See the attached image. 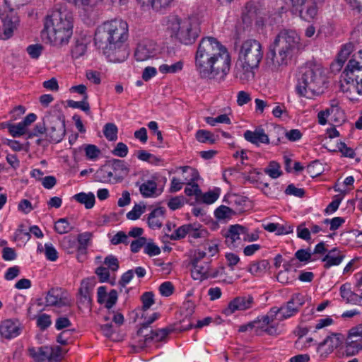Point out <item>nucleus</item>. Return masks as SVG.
<instances>
[{
	"label": "nucleus",
	"mask_w": 362,
	"mask_h": 362,
	"mask_svg": "<svg viewBox=\"0 0 362 362\" xmlns=\"http://www.w3.org/2000/svg\"><path fill=\"white\" fill-rule=\"evenodd\" d=\"M195 65L202 78L223 79L229 72L230 57L217 39L206 37L199 44Z\"/></svg>",
	"instance_id": "1"
},
{
	"label": "nucleus",
	"mask_w": 362,
	"mask_h": 362,
	"mask_svg": "<svg viewBox=\"0 0 362 362\" xmlns=\"http://www.w3.org/2000/svg\"><path fill=\"white\" fill-rule=\"evenodd\" d=\"M128 30L127 23L122 19L104 22L97 28L95 45L110 62L121 63L127 59L129 54L126 44Z\"/></svg>",
	"instance_id": "2"
},
{
	"label": "nucleus",
	"mask_w": 362,
	"mask_h": 362,
	"mask_svg": "<svg viewBox=\"0 0 362 362\" xmlns=\"http://www.w3.org/2000/svg\"><path fill=\"white\" fill-rule=\"evenodd\" d=\"M299 44L300 37L295 31H281L269 47L266 55L267 66L276 71L288 66L298 49Z\"/></svg>",
	"instance_id": "3"
},
{
	"label": "nucleus",
	"mask_w": 362,
	"mask_h": 362,
	"mask_svg": "<svg viewBox=\"0 0 362 362\" xmlns=\"http://www.w3.org/2000/svg\"><path fill=\"white\" fill-rule=\"evenodd\" d=\"M73 34V18L65 9H54L48 13L44 21L42 37L56 46L69 42Z\"/></svg>",
	"instance_id": "4"
},
{
	"label": "nucleus",
	"mask_w": 362,
	"mask_h": 362,
	"mask_svg": "<svg viewBox=\"0 0 362 362\" xmlns=\"http://www.w3.org/2000/svg\"><path fill=\"white\" fill-rule=\"evenodd\" d=\"M165 25L170 36L185 45H192L200 33L198 20L195 16L181 18L172 14L166 18Z\"/></svg>",
	"instance_id": "5"
},
{
	"label": "nucleus",
	"mask_w": 362,
	"mask_h": 362,
	"mask_svg": "<svg viewBox=\"0 0 362 362\" xmlns=\"http://www.w3.org/2000/svg\"><path fill=\"white\" fill-rule=\"evenodd\" d=\"M325 78L319 66L307 64L301 69L296 86L297 93L300 96L310 98L324 92Z\"/></svg>",
	"instance_id": "6"
},
{
	"label": "nucleus",
	"mask_w": 362,
	"mask_h": 362,
	"mask_svg": "<svg viewBox=\"0 0 362 362\" xmlns=\"http://www.w3.org/2000/svg\"><path fill=\"white\" fill-rule=\"evenodd\" d=\"M263 57L261 43L255 39L243 42L238 54V61L250 67H258Z\"/></svg>",
	"instance_id": "7"
},
{
	"label": "nucleus",
	"mask_w": 362,
	"mask_h": 362,
	"mask_svg": "<svg viewBox=\"0 0 362 362\" xmlns=\"http://www.w3.org/2000/svg\"><path fill=\"white\" fill-rule=\"evenodd\" d=\"M47 140L59 143L66 134L64 117L57 112H48L45 115Z\"/></svg>",
	"instance_id": "8"
},
{
	"label": "nucleus",
	"mask_w": 362,
	"mask_h": 362,
	"mask_svg": "<svg viewBox=\"0 0 362 362\" xmlns=\"http://www.w3.org/2000/svg\"><path fill=\"white\" fill-rule=\"evenodd\" d=\"M354 63L349 61L345 69L341 74L340 87L343 92L354 94L362 78V67L353 66Z\"/></svg>",
	"instance_id": "9"
},
{
	"label": "nucleus",
	"mask_w": 362,
	"mask_h": 362,
	"mask_svg": "<svg viewBox=\"0 0 362 362\" xmlns=\"http://www.w3.org/2000/svg\"><path fill=\"white\" fill-rule=\"evenodd\" d=\"M305 303V296L300 293H296L291 296L288 302L283 304L280 308L272 307L271 310L274 311L277 320L282 321L295 316Z\"/></svg>",
	"instance_id": "10"
},
{
	"label": "nucleus",
	"mask_w": 362,
	"mask_h": 362,
	"mask_svg": "<svg viewBox=\"0 0 362 362\" xmlns=\"http://www.w3.org/2000/svg\"><path fill=\"white\" fill-rule=\"evenodd\" d=\"M28 353L35 362H58L63 358L65 354L59 346L30 347Z\"/></svg>",
	"instance_id": "11"
},
{
	"label": "nucleus",
	"mask_w": 362,
	"mask_h": 362,
	"mask_svg": "<svg viewBox=\"0 0 362 362\" xmlns=\"http://www.w3.org/2000/svg\"><path fill=\"white\" fill-rule=\"evenodd\" d=\"M277 318L271 309L267 315L258 317L253 321L254 334L262 336L267 334L270 336H276L281 334V330L278 322H275Z\"/></svg>",
	"instance_id": "12"
},
{
	"label": "nucleus",
	"mask_w": 362,
	"mask_h": 362,
	"mask_svg": "<svg viewBox=\"0 0 362 362\" xmlns=\"http://www.w3.org/2000/svg\"><path fill=\"white\" fill-rule=\"evenodd\" d=\"M206 255L205 252L197 250L191 257L190 264L192 266L191 275L194 280L202 281L209 279L211 272L210 262L203 261Z\"/></svg>",
	"instance_id": "13"
},
{
	"label": "nucleus",
	"mask_w": 362,
	"mask_h": 362,
	"mask_svg": "<svg viewBox=\"0 0 362 362\" xmlns=\"http://www.w3.org/2000/svg\"><path fill=\"white\" fill-rule=\"evenodd\" d=\"M23 326L16 318H8L0 322V337L6 340H11L20 336Z\"/></svg>",
	"instance_id": "14"
},
{
	"label": "nucleus",
	"mask_w": 362,
	"mask_h": 362,
	"mask_svg": "<svg viewBox=\"0 0 362 362\" xmlns=\"http://www.w3.org/2000/svg\"><path fill=\"white\" fill-rule=\"evenodd\" d=\"M46 305L62 308L71 304L69 294L61 288H52L47 293Z\"/></svg>",
	"instance_id": "15"
},
{
	"label": "nucleus",
	"mask_w": 362,
	"mask_h": 362,
	"mask_svg": "<svg viewBox=\"0 0 362 362\" xmlns=\"http://www.w3.org/2000/svg\"><path fill=\"white\" fill-rule=\"evenodd\" d=\"M157 52L156 44L151 40L141 41L134 51V57L138 62H144L153 58Z\"/></svg>",
	"instance_id": "16"
},
{
	"label": "nucleus",
	"mask_w": 362,
	"mask_h": 362,
	"mask_svg": "<svg viewBox=\"0 0 362 362\" xmlns=\"http://www.w3.org/2000/svg\"><path fill=\"white\" fill-rule=\"evenodd\" d=\"M345 340V337L341 333H332L319 344L317 350L321 354L327 355L332 353L334 349L341 346Z\"/></svg>",
	"instance_id": "17"
},
{
	"label": "nucleus",
	"mask_w": 362,
	"mask_h": 362,
	"mask_svg": "<svg viewBox=\"0 0 362 362\" xmlns=\"http://www.w3.org/2000/svg\"><path fill=\"white\" fill-rule=\"evenodd\" d=\"M253 302V297L250 295L236 297L228 303L223 313L226 315H230L235 311L249 309L252 307Z\"/></svg>",
	"instance_id": "18"
},
{
	"label": "nucleus",
	"mask_w": 362,
	"mask_h": 362,
	"mask_svg": "<svg viewBox=\"0 0 362 362\" xmlns=\"http://www.w3.org/2000/svg\"><path fill=\"white\" fill-rule=\"evenodd\" d=\"M245 235V227L240 225L230 226L225 235L226 243L230 247H237L240 245Z\"/></svg>",
	"instance_id": "19"
},
{
	"label": "nucleus",
	"mask_w": 362,
	"mask_h": 362,
	"mask_svg": "<svg viewBox=\"0 0 362 362\" xmlns=\"http://www.w3.org/2000/svg\"><path fill=\"white\" fill-rule=\"evenodd\" d=\"M259 173L255 169L250 170V171L246 173H240L237 171L235 169H229L226 170L223 173V178L225 181H227L228 179L231 180H240L244 179L245 181H257V175H259Z\"/></svg>",
	"instance_id": "20"
},
{
	"label": "nucleus",
	"mask_w": 362,
	"mask_h": 362,
	"mask_svg": "<svg viewBox=\"0 0 362 362\" xmlns=\"http://www.w3.org/2000/svg\"><path fill=\"white\" fill-rule=\"evenodd\" d=\"M244 138L246 141L256 146H259L260 144H269L268 135L265 134L264 130L261 127L255 129V131H245Z\"/></svg>",
	"instance_id": "21"
},
{
	"label": "nucleus",
	"mask_w": 362,
	"mask_h": 362,
	"mask_svg": "<svg viewBox=\"0 0 362 362\" xmlns=\"http://www.w3.org/2000/svg\"><path fill=\"white\" fill-rule=\"evenodd\" d=\"M107 173L110 178L116 180H124L129 173V168L123 160H115L112 162L110 170Z\"/></svg>",
	"instance_id": "22"
},
{
	"label": "nucleus",
	"mask_w": 362,
	"mask_h": 362,
	"mask_svg": "<svg viewBox=\"0 0 362 362\" xmlns=\"http://www.w3.org/2000/svg\"><path fill=\"white\" fill-rule=\"evenodd\" d=\"M163 182H143L139 190L144 197H156L163 191Z\"/></svg>",
	"instance_id": "23"
},
{
	"label": "nucleus",
	"mask_w": 362,
	"mask_h": 362,
	"mask_svg": "<svg viewBox=\"0 0 362 362\" xmlns=\"http://www.w3.org/2000/svg\"><path fill=\"white\" fill-rule=\"evenodd\" d=\"M345 255L337 247H334L327 251V254L322 259L325 262L324 267L329 269L331 267L339 265L344 260Z\"/></svg>",
	"instance_id": "24"
},
{
	"label": "nucleus",
	"mask_w": 362,
	"mask_h": 362,
	"mask_svg": "<svg viewBox=\"0 0 362 362\" xmlns=\"http://www.w3.org/2000/svg\"><path fill=\"white\" fill-rule=\"evenodd\" d=\"M255 67H250L245 63L240 62L237 64L235 68L234 75L243 83H246L254 78L255 73L253 69Z\"/></svg>",
	"instance_id": "25"
},
{
	"label": "nucleus",
	"mask_w": 362,
	"mask_h": 362,
	"mask_svg": "<svg viewBox=\"0 0 362 362\" xmlns=\"http://www.w3.org/2000/svg\"><path fill=\"white\" fill-rule=\"evenodd\" d=\"M93 233L91 232H84L78 235L77 244L78 247V259L79 262H83L86 259L88 246L90 245Z\"/></svg>",
	"instance_id": "26"
},
{
	"label": "nucleus",
	"mask_w": 362,
	"mask_h": 362,
	"mask_svg": "<svg viewBox=\"0 0 362 362\" xmlns=\"http://www.w3.org/2000/svg\"><path fill=\"white\" fill-rule=\"evenodd\" d=\"M165 210L163 207L154 209L148 216L147 222L152 229H158L162 226Z\"/></svg>",
	"instance_id": "27"
},
{
	"label": "nucleus",
	"mask_w": 362,
	"mask_h": 362,
	"mask_svg": "<svg viewBox=\"0 0 362 362\" xmlns=\"http://www.w3.org/2000/svg\"><path fill=\"white\" fill-rule=\"evenodd\" d=\"M2 22L4 38L8 39L12 36L13 30L16 28L18 20L16 16L11 13L4 16L2 18Z\"/></svg>",
	"instance_id": "28"
},
{
	"label": "nucleus",
	"mask_w": 362,
	"mask_h": 362,
	"mask_svg": "<svg viewBox=\"0 0 362 362\" xmlns=\"http://www.w3.org/2000/svg\"><path fill=\"white\" fill-rule=\"evenodd\" d=\"M73 199L81 204L84 205L87 209H92L95 202V197L93 192H80L74 195Z\"/></svg>",
	"instance_id": "29"
},
{
	"label": "nucleus",
	"mask_w": 362,
	"mask_h": 362,
	"mask_svg": "<svg viewBox=\"0 0 362 362\" xmlns=\"http://www.w3.org/2000/svg\"><path fill=\"white\" fill-rule=\"evenodd\" d=\"M317 1H313L308 4L304 9L300 11V16L305 21H310L313 20L317 15L318 7Z\"/></svg>",
	"instance_id": "30"
},
{
	"label": "nucleus",
	"mask_w": 362,
	"mask_h": 362,
	"mask_svg": "<svg viewBox=\"0 0 362 362\" xmlns=\"http://www.w3.org/2000/svg\"><path fill=\"white\" fill-rule=\"evenodd\" d=\"M184 192L186 196L190 197V200L192 197L194 199V202H189V204H194L196 202L198 203L199 196L201 195V189L197 182H187Z\"/></svg>",
	"instance_id": "31"
},
{
	"label": "nucleus",
	"mask_w": 362,
	"mask_h": 362,
	"mask_svg": "<svg viewBox=\"0 0 362 362\" xmlns=\"http://www.w3.org/2000/svg\"><path fill=\"white\" fill-rule=\"evenodd\" d=\"M221 189L219 188H214L205 193L201 192L198 203H204L206 204H211L214 203L220 196Z\"/></svg>",
	"instance_id": "32"
},
{
	"label": "nucleus",
	"mask_w": 362,
	"mask_h": 362,
	"mask_svg": "<svg viewBox=\"0 0 362 362\" xmlns=\"http://www.w3.org/2000/svg\"><path fill=\"white\" fill-rule=\"evenodd\" d=\"M62 248L69 254L77 252L78 255V247L76 239L71 235L64 237L61 241Z\"/></svg>",
	"instance_id": "33"
},
{
	"label": "nucleus",
	"mask_w": 362,
	"mask_h": 362,
	"mask_svg": "<svg viewBox=\"0 0 362 362\" xmlns=\"http://www.w3.org/2000/svg\"><path fill=\"white\" fill-rule=\"evenodd\" d=\"M362 350V344L358 339L349 340L346 339V346L344 354L346 356H352L356 355L360 351Z\"/></svg>",
	"instance_id": "34"
},
{
	"label": "nucleus",
	"mask_w": 362,
	"mask_h": 362,
	"mask_svg": "<svg viewBox=\"0 0 362 362\" xmlns=\"http://www.w3.org/2000/svg\"><path fill=\"white\" fill-rule=\"evenodd\" d=\"M90 293L91 288L89 286L88 282L83 281L81 283V286L79 289V293L81 296L79 303L89 306L91 303Z\"/></svg>",
	"instance_id": "35"
},
{
	"label": "nucleus",
	"mask_w": 362,
	"mask_h": 362,
	"mask_svg": "<svg viewBox=\"0 0 362 362\" xmlns=\"http://www.w3.org/2000/svg\"><path fill=\"white\" fill-rule=\"evenodd\" d=\"M269 262L267 259L252 262L248 269V272L253 275H260L264 273L269 268Z\"/></svg>",
	"instance_id": "36"
},
{
	"label": "nucleus",
	"mask_w": 362,
	"mask_h": 362,
	"mask_svg": "<svg viewBox=\"0 0 362 362\" xmlns=\"http://www.w3.org/2000/svg\"><path fill=\"white\" fill-rule=\"evenodd\" d=\"M219 278L221 281L231 284L233 279L231 276H228L226 273L225 267L222 265L215 269L211 268V272L209 279Z\"/></svg>",
	"instance_id": "37"
},
{
	"label": "nucleus",
	"mask_w": 362,
	"mask_h": 362,
	"mask_svg": "<svg viewBox=\"0 0 362 362\" xmlns=\"http://www.w3.org/2000/svg\"><path fill=\"white\" fill-rule=\"evenodd\" d=\"M88 160H96L101 154L100 149L93 144H84L82 146Z\"/></svg>",
	"instance_id": "38"
},
{
	"label": "nucleus",
	"mask_w": 362,
	"mask_h": 362,
	"mask_svg": "<svg viewBox=\"0 0 362 362\" xmlns=\"http://www.w3.org/2000/svg\"><path fill=\"white\" fill-rule=\"evenodd\" d=\"M340 295L341 298L346 300V303H351L354 305L355 299L357 298L358 294L354 293L351 290L349 284H345L340 287Z\"/></svg>",
	"instance_id": "39"
},
{
	"label": "nucleus",
	"mask_w": 362,
	"mask_h": 362,
	"mask_svg": "<svg viewBox=\"0 0 362 362\" xmlns=\"http://www.w3.org/2000/svg\"><path fill=\"white\" fill-rule=\"evenodd\" d=\"M354 49V45L351 42L346 44L341 49L337 58V64L341 67L342 64L346 62L347 57L352 52Z\"/></svg>",
	"instance_id": "40"
},
{
	"label": "nucleus",
	"mask_w": 362,
	"mask_h": 362,
	"mask_svg": "<svg viewBox=\"0 0 362 362\" xmlns=\"http://www.w3.org/2000/svg\"><path fill=\"white\" fill-rule=\"evenodd\" d=\"M322 164L315 160L308 165L305 169L307 175H305L306 178H315L322 173Z\"/></svg>",
	"instance_id": "41"
},
{
	"label": "nucleus",
	"mask_w": 362,
	"mask_h": 362,
	"mask_svg": "<svg viewBox=\"0 0 362 362\" xmlns=\"http://www.w3.org/2000/svg\"><path fill=\"white\" fill-rule=\"evenodd\" d=\"M178 170H182V177L185 181H197L199 179V175L194 168L190 166L180 167Z\"/></svg>",
	"instance_id": "42"
},
{
	"label": "nucleus",
	"mask_w": 362,
	"mask_h": 362,
	"mask_svg": "<svg viewBox=\"0 0 362 362\" xmlns=\"http://www.w3.org/2000/svg\"><path fill=\"white\" fill-rule=\"evenodd\" d=\"M196 139L203 144L209 143L213 144L216 142L214 134L205 129H199L196 132Z\"/></svg>",
	"instance_id": "43"
},
{
	"label": "nucleus",
	"mask_w": 362,
	"mask_h": 362,
	"mask_svg": "<svg viewBox=\"0 0 362 362\" xmlns=\"http://www.w3.org/2000/svg\"><path fill=\"white\" fill-rule=\"evenodd\" d=\"M226 198L228 204L235 205L237 206L235 209L239 211L243 210L242 206L247 202L246 197L237 194H228Z\"/></svg>",
	"instance_id": "44"
},
{
	"label": "nucleus",
	"mask_w": 362,
	"mask_h": 362,
	"mask_svg": "<svg viewBox=\"0 0 362 362\" xmlns=\"http://www.w3.org/2000/svg\"><path fill=\"white\" fill-rule=\"evenodd\" d=\"M54 230L59 234H66L72 230V227L67 218H62L54 223Z\"/></svg>",
	"instance_id": "45"
},
{
	"label": "nucleus",
	"mask_w": 362,
	"mask_h": 362,
	"mask_svg": "<svg viewBox=\"0 0 362 362\" xmlns=\"http://www.w3.org/2000/svg\"><path fill=\"white\" fill-rule=\"evenodd\" d=\"M117 132L118 129L114 123H107L104 126L103 134L105 138L110 141L117 139Z\"/></svg>",
	"instance_id": "46"
},
{
	"label": "nucleus",
	"mask_w": 362,
	"mask_h": 362,
	"mask_svg": "<svg viewBox=\"0 0 362 362\" xmlns=\"http://www.w3.org/2000/svg\"><path fill=\"white\" fill-rule=\"evenodd\" d=\"M327 150L332 152H341L344 156L353 158L355 156L354 150L346 146L344 142H339L337 144V148H329Z\"/></svg>",
	"instance_id": "47"
},
{
	"label": "nucleus",
	"mask_w": 362,
	"mask_h": 362,
	"mask_svg": "<svg viewBox=\"0 0 362 362\" xmlns=\"http://www.w3.org/2000/svg\"><path fill=\"white\" fill-rule=\"evenodd\" d=\"M234 214L233 209L224 205L218 206L214 211L215 217L218 220L230 218Z\"/></svg>",
	"instance_id": "48"
},
{
	"label": "nucleus",
	"mask_w": 362,
	"mask_h": 362,
	"mask_svg": "<svg viewBox=\"0 0 362 362\" xmlns=\"http://www.w3.org/2000/svg\"><path fill=\"white\" fill-rule=\"evenodd\" d=\"M88 98V95H85V97H83V100L81 101H74L73 100H67V105L72 108L81 109L85 112H89L90 105L87 101Z\"/></svg>",
	"instance_id": "49"
},
{
	"label": "nucleus",
	"mask_w": 362,
	"mask_h": 362,
	"mask_svg": "<svg viewBox=\"0 0 362 362\" xmlns=\"http://www.w3.org/2000/svg\"><path fill=\"white\" fill-rule=\"evenodd\" d=\"M146 211V206L144 204H135L132 209L127 214V218L129 220H136Z\"/></svg>",
	"instance_id": "50"
},
{
	"label": "nucleus",
	"mask_w": 362,
	"mask_h": 362,
	"mask_svg": "<svg viewBox=\"0 0 362 362\" xmlns=\"http://www.w3.org/2000/svg\"><path fill=\"white\" fill-rule=\"evenodd\" d=\"M190 228L191 224H185L180 226L170 235V239L177 240L184 238L187 235H189Z\"/></svg>",
	"instance_id": "51"
},
{
	"label": "nucleus",
	"mask_w": 362,
	"mask_h": 362,
	"mask_svg": "<svg viewBox=\"0 0 362 362\" xmlns=\"http://www.w3.org/2000/svg\"><path fill=\"white\" fill-rule=\"evenodd\" d=\"M189 202L190 199L187 201L183 196H177L170 199L167 205L170 209L175 211L182 208L185 205V202L189 203Z\"/></svg>",
	"instance_id": "52"
},
{
	"label": "nucleus",
	"mask_w": 362,
	"mask_h": 362,
	"mask_svg": "<svg viewBox=\"0 0 362 362\" xmlns=\"http://www.w3.org/2000/svg\"><path fill=\"white\" fill-rule=\"evenodd\" d=\"M171 332L169 328H163L156 331L151 332L150 337L146 336L145 341L147 342L149 339H153L156 341H160L164 339Z\"/></svg>",
	"instance_id": "53"
},
{
	"label": "nucleus",
	"mask_w": 362,
	"mask_h": 362,
	"mask_svg": "<svg viewBox=\"0 0 362 362\" xmlns=\"http://www.w3.org/2000/svg\"><path fill=\"white\" fill-rule=\"evenodd\" d=\"M183 68V63L181 61L177 62L176 63L168 65V64H162L159 66V71L162 74H167V73H177L180 71H181Z\"/></svg>",
	"instance_id": "54"
},
{
	"label": "nucleus",
	"mask_w": 362,
	"mask_h": 362,
	"mask_svg": "<svg viewBox=\"0 0 362 362\" xmlns=\"http://www.w3.org/2000/svg\"><path fill=\"white\" fill-rule=\"evenodd\" d=\"M104 264L110 272H115L119 269V262L118 259L112 255H109L104 259Z\"/></svg>",
	"instance_id": "55"
},
{
	"label": "nucleus",
	"mask_w": 362,
	"mask_h": 362,
	"mask_svg": "<svg viewBox=\"0 0 362 362\" xmlns=\"http://www.w3.org/2000/svg\"><path fill=\"white\" fill-rule=\"evenodd\" d=\"M264 173L272 179L278 178L281 174L279 164L275 161L270 162L268 167L264 169Z\"/></svg>",
	"instance_id": "56"
},
{
	"label": "nucleus",
	"mask_w": 362,
	"mask_h": 362,
	"mask_svg": "<svg viewBox=\"0 0 362 362\" xmlns=\"http://www.w3.org/2000/svg\"><path fill=\"white\" fill-rule=\"evenodd\" d=\"M95 274L98 276L100 282H110L114 284L115 279L111 281L110 271L105 267L100 266L95 269Z\"/></svg>",
	"instance_id": "57"
},
{
	"label": "nucleus",
	"mask_w": 362,
	"mask_h": 362,
	"mask_svg": "<svg viewBox=\"0 0 362 362\" xmlns=\"http://www.w3.org/2000/svg\"><path fill=\"white\" fill-rule=\"evenodd\" d=\"M205 121L207 124L211 126H215L216 123H225L230 124L231 123L230 119L226 114L220 115L218 117L214 118L211 117H207L205 118Z\"/></svg>",
	"instance_id": "58"
},
{
	"label": "nucleus",
	"mask_w": 362,
	"mask_h": 362,
	"mask_svg": "<svg viewBox=\"0 0 362 362\" xmlns=\"http://www.w3.org/2000/svg\"><path fill=\"white\" fill-rule=\"evenodd\" d=\"M10 134L13 137L21 136L26 133L27 129L23 125L21 122L16 124H9L8 126Z\"/></svg>",
	"instance_id": "59"
},
{
	"label": "nucleus",
	"mask_w": 362,
	"mask_h": 362,
	"mask_svg": "<svg viewBox=\"0 0 362 362\" xmlns=\"http://www.w3.org/2000/svg\"><path fill=\"white\" fill-rule=\"evenodd\" d=\"M259 185L257 186L262 190L264 194L272 197L275 194L276 191L278 190V186L276 183H274L272 186H269L268 182H257Z\"/></svg>",
	"instance_id": "60"
},
{
	"label": "nucleus",
	"mask_w": 362,
	"mask_h": 362,
	"mask_svg": "<svg viewBox=\"0 0 362 362\" xmlns=\"http://www.w3.org/2000/svg\"><path fill=\"white\" fill-rule=\"evenodd\" d=\"M110 242L114 245H117L119 244L128 245L129 243L128 235L124 231L117 232L112 237Z\"/></svg>",
	"instance_id": "61"
},
{
	"label": "nucleus",
	"mask_w": 362,
	"mask_h": 362,
	"mask_svg": "<svg viewBox=\"0 0 362 362\" xmlns=\"http://www.w3.org/2000/svg\"><path fill=\"white\" fill-rule=\"evenodd\" d=\"M45 255L49 261L54 262L57 259L58 252L52 243L45 244Z\"/></svg>",
	"instance_id": "62"
},
{
	"label": "nucleus",
	"mask_w": 362,
	"mask_h": 362,
	"mask_svg": "<svg viewBox=\"0 0 362 362\" xmlns=\"http://www.w3.org/2000/svg\"><path fill=\"white\" fill-rule=\"evenodd\" d=\"M86 51V45L77 40L75 46L71 49V55L74 58H79L83 56Z\"/></svg>",
	"instance_id": "63"
},
{
	"label": "nucleus",
	"mask_w": 362,
	"mask_h": 362,
	"mask_svg": "<svg viewBox=\"0 0 362 362\" xmlns=\"http://www.w3.org/2000/svg\"><path fill=\"white\" fill-rule=\"evenodd\" d=\"M354 338H358L357 339L359 342L362 339V324L354 327L349 330L346 339L354 340Z\"/></svg>",
	"instance_id": "64"
}]
</instances>
